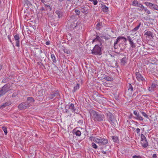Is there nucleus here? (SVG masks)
<instances>
[{"instance_id": "obj_12", "label": "nucleus", "mask_w": 158, "mask_h": 158, "mask_svg": "<svg viewBox=\"0 0 158 158\" xmlns=\"http://www.w3.org/2000/svg\"><path fill=\"white\" fill-rule=\"evenodd\" d=\"M128 85L129 87L127 91L126 92V93L127 95H128L129 96H130L132 94L133 88L131 84H129Z\"/></svg>"}, {"instance_id": "obj_29", "label": "nucleus", "mask_w": 158, "mask_h": 158, "mask_svg": "<svg viewBox=\"0 0 158 158\" xmlns=\"http://www.w3.org/2000/svg\"><path fill=\"white\" fill-rule=\"evenodd\" d=\"M153 9L158 11V6L155 4H153L152 7V9Z\"/></svg>"}, {"instance_id": "obj_9", "label": "nucleus", "mask_w": 158, "mask_h": 158, "mask_svg": "<svg viewBox=\"0 0 158 158\" xmlns=\"http://www.w3.org/2000/svg\"><path fill=\"white\" fill-rule=\"evenodd\" d=\"M134 114L136 116V119L140 121H143V119L142 117L139 114L137 111L134 110L133 112Z\"/></svg>"}, {"instance_id": "obj_8", "label": "nucleus", "mask_w": 158, "mask_h": 158, "mask_svg": "<svg viewBox=\"0 0 158 158\" xmlns=\"http://www.w3.org/2000/svg\"><path fill=\"white\" fill-rule=\"evenodd\" d=\"M109 119L110 123L112 125H113L114 126V125H115L116 123H117L116 120L112 114L111 113L110 114Z\"/></svg>"}, {"instance_id": "obj_24", "label": "nucleus", "mask_w": 158, "mask_h": 158, "mask_svg": "<svg viewBox=\"0 0 158 158\" xmlns=\"http://www.w3.org/2000/svg\"><path fill=\"white\" fill-rule=\"evenodd\" d=\"M11 104V103L10 102H6L5 103H4V104H3V105H2L1 106V107H2V108L5 107L6 106H9Z\"/></svg>"}, {"instance_id": "obj_7", "label": "nucleus", "mask_w": 158, "mask_h": 158, "mask_svg": "<svg viewBox=\"0 0 158 158\" xmlns=\"http://www.w3.org/2000/svg\"><path fill=\"white\" fill-rule=\"evenodd\" d=\"M10 89L7 86H4L2 87V89L0 90V96H2L5 94Z\"/></svg>"}, {"instance_id": "obj_51", "label": "nucleus", "mask_w": 158, "mask_h": 158, "mask_svg": "<svg viewBox=\"0 0 158 158\" xmlns=\"http://www.w3.org/2000/svg\"><path fill=\"white\" fill-rule=\"evenodd\" d=\"M89 1L90 2H94V0H89Z\"/></svg>"}, {"instance_id": "obj_32", "label": "nucleus", "mask_w": 158, "mask_h": 158, "mask_svg": "<svg viewBox=\"0 0 158 158\" xmlns=\"http://www.w3.org/2000/svg\"><path fill=\"white\" fill-rule=\"evenodd\" d=\"M145 140H147L145 136L143 134H141V141Z\"/></svg>"}, {"instance_id": "obj_45", "label": "nucleus", "mask_w": 158, "mask_h": 158, "mask_svg": "<svg viewBox=\"0 0 158 158\" xmlns=\"http://www.w3.org/2000/svg\"><path fill=\"white\" fill-rule=\"evenodd\" d=\"M157 157L156 154H154L152 156L153 158H156Z\"/></svg>"}, {"instance_id": "obj_26", "label": "nucleus", "mask_w": 158, "mask_h": 158, "mask_svg": "<svg viewBox=\"0 0 158 158\" xmlns=\"http://www.w3.org/2000/svg\"><path fill=\"white\" fill-rule=\"evenodd\" d=\"M139 3L137 1H134L132 2V5L135 6H137Z\"/></svg>"}, {"instance_id": "obj_14", "label": "nucleus", "mask_w": 158, "mask_h": 158, "mask_svg": "<svg viewBox=\"0 0 158 158\" xmlns=\"http://www.w3.org/2000/svg\"><path fill=\"white\" fill-rule=\"evenodd\" d=\"M127 39L129 41V44H130L132 48H135V45L134 43L133 40H131V38L130 36H128L127 37Z\"/></svg>"}, {"instance_id": "obj_18", "label": "nucleus", "mask_w": 158, "mask_h": 158, "mask_svg": "<svg viewBox=\"0 0 158 158\" xmlns=\"http://www.w3.org/2000/svg\"><path fill=\"white\" fill-rule=\"evenodd\" d=\"M69 109L72 112H74L75 110V109L74 108V104L71 103L69 105Z\"/></svg>"}, {"instance_id": "obj_40", "label": "nucleus", "mask_w": 158, "mask_h": 158, "mask_svg": "<svg viewBox=\"0 0 158 158\" xmlns=\"http://www.w3.org/2000/svg\"><path fill=\"white\" fill-rule=\"evenodd\" d=\"M136 131L137 133L138 134L140 133V130L139 128H137L136 129Z\"/></svg>"}, {"instance_id": "obj_37", "label": "nucleus", "mask_w": 158, "mask_h": 158, "mask_svg": "<svg viewBox=\"0 0 158 158\" xmlns=\"http://www.w3.org/2000/svg\"><path fill=\"white\" fill-rule=\"evenodd\" d=\"M101 24L100 23H98L96 25V28L97 29L99 30L100 29V26H101Z\"/></svg>"}, {"instance_id": "obj_23", "label": "nucleus", "mask_w": 158, "mask_h": 158, "mask_svg": "<svg viewBox=\"0 0 158 158\" xmlns=\"http://www.w3.org/2000/svg\"><path fill=\"white\" fill-rule=\"evenodd\" d=\"M104 79L107 81H111L113 80V78L111 77H110L107 76H106L104 77Z\"/></svg>"}, {"instance_id": "obj_25", "label": "nucleus", "mask_w": 158, "mask_h": 158, "mask_svg": "<svg viewBox=\"0 0 158 158\" xmlns=\"http://www.w3.org/2000/svg\"><path fill=\"white\" fill-rule=\"evenodd\" d=\"M120 37H119V36L118 37L117 39H116V40L115 42H114V47L115 48H116V44H117L118 43V42H119V41H120Z\"/></svg>"}, {"instance_id": "obj_1", "label": "nucleus", "mask_w": 158, "mask_h": 158, "mask_svg": "<svg viewBox=\"0 0 158 158\" xmlns=\"http://www.w3.org/2000/svg\"><path fill=\"white\" fill-rule=\"evenodd\" d=\"M89 139L92 141H94L100 145H105L108 143V141L107 139L101 138L100 137L91 136L89 137Z\"/></svg>"}, {"instance_id": "obj_34", "label": "nucleus", "mask_w": 158, "mask_h": 158, "mask_svg": "<svg viewBox=\"0 0 158 158\" xmlns=\"http://www.w3.org/2000/svg\"><path fill=\"white\" fill-rule=\"evenodd\" d=\"M75 134L76 135L80 136L81 135V132L80 131L77 130L75 132Z\"/></svg>"}, {"instance_id": "obj_33", "label": "nucleus", "mask_w": 158, "mask_h": 158, "mask_svg": "<svg viewBox=\"0 0 158 158\" xmlns=\"http://www.w3.org/2000/svg\"><path fill=\"white\" fill-rule=\"evenodd\" d=\"M141 113L144 116L145 118H148V115L146 114V113L143 112H141Z\"/></svg>"}, {"instance_id": "obj_11", "label": "nucleus", "mask_w": 158, "mask_h": 158, "mask_svg": "<svg viewBox=\"0 0 158 158\" xmlns=\"http://www.w3.org/2000/svg\"><path fill=\"white\" fill-rule=\"evenodd\" d=\"M28 107L26 102H23L21 103L18 106V108L21 110H24L26 109Z\"/></svg>"}, {"instance_id": "obj_21", "label": "nucleus", "mask_w": 158, "mask_h": 158, "mask_svg": "<svg viewBox=\"0 0 158 158\" xmlns=\"http://www.w3.org/2000/svg\"><path fill=\"white\" fill-rule=\"evenodd\" d=\"M141 23H140L137 26L132 30V31L133 32H135L137 31L139 29V27L141 26Z\"/></svg>"}, {"instance_id": "obj_49", "label": "nucleus", "mask_w": 158, "mask_h": 158, "mask_svg": "<svg viewBox=\"0 0 158 158\" xmlns=\"http://www.w3.org/2000/svg\"><path fill=\"white\" fill-rule=\"evenodd\" d=\"M42 53V50H40V53Z\"/></svg>"}, {"instance_id": "obj_2", "label": "nucleus", "mask_w": 158, "mask_h": 158, "mask_svg": "<svg viewBox=\"0 0 158 158\" xmlns=\"http://www.w3.org/2000/svg\"><path fill=\"white\" fill-rule=\"evenodd\" d=\"M92 118L95 121H101L103 120L104 116L103 114H98L96 112L93 111L91 112Z\"/></svg>"}, {"instance_id": "obj_3", "label": "nucleus", "mask_w": 158, "mask_h": 158, "mask_svg": "<svg viewBox=\"0 0 158 158\" xmlns=\"http://www.w3.org/2000/svg\"><path fill=\"white\" fill-rule=\"evenodd\" d=\"M92 53L95 55H101V48L98 45H96L94 48Z\"/></svg>"}, {"instance_id": "obj_6", "label": "nucleus", "mask_w": 158, "mask_h": 158, "mask_svg": "<svg viewBox=\"0 0 158 158\" xmlns=\"http://www.w3.org/2000/svg\"><path fill=\"white\" fill-rule=\"evenodd\" d=\"M35 100L32 97L27 98V101L26 102L28 107H29L33 105L34 102Z\"/></svg>"}, {"instance_id": "obj_28", "label": "nucleus", "mask_w": 158, "mask_h": 158, "mask_svg": "<svg viewBox=\"0 0 158 158\" xmlns=\"http://www.w3.org/2000/svg\"><path fill=\"white\" fill-rule=\"evenodd\" d=\"M63 51L64 53L68 54H70L71 53V52L70 50L65 48L63 49Z\"/></svg>"}, {"instance_id": "obj_38", "label": "nucleus", "mask_w": 158, "mask_h": 158, "mask_svg": "<svg viewBox=\"0 0 158 158\" xmlns=\"http://www.w3.org/2000/svg\"><path fill=\"white\" fill-rule=\"evenodd\" d=\"M92 146L95 149H97L98 148L97 145L93 142L92 143Z\"/></svg>"}, {"instance_id": "obj_46", "label": "nucleus", "mask_w": 158, "mask_h": 158, "mask_svg": "<svg viewBox=\"0 0 158 158\" xmlns=\"http://www.w3.org/2000/svg\"><path fill=\"white\" fill-rule=\"evenodd\" d=\"M82 11L83 13H87L88 12V11L87 10H85V11L84 10H82Z\"/></svg>"}, {"instance_id": "obj_15", "label": "nucleus", "mask_w": 158, "mask_h": 158, "mask_svg": "<svg viewBox=\"0 0 158 158\" xmlns=\"http://www.w3.org/2000/svg\"><path fill=\"white\" fill-rule=\"evenodd\" d=\"M127 58L126 56H124L121 60V64L122 65L124 66L127 62Z\"/></svg>"}, {"instance_id": "obj_30", "label": "nucleus", "mask_w": 158, "mask_h": 158, "mask_svg": "<svg viewBox=\"0 0 158 158\" xmlns=\"http://www.w3.org/2000/svg\"><path fill=\"white\" fill-rule=\"evenodd\" d=\"M79 88V85L78 84H77L76 85L74 86V91H75Z\"/></svg>"}, {"instance_id": "obj_42", "label": "nucleus", "mask_w": 158, "mask_h": 158, "mask_svg": "<svg viewBox=\"0 0 158 158\" xmlns=\"http://www.w3.org/2000/svg\"><path fill=\"white\" fill-rule=\"evenodd\" d=\"M132 158H141V157L139 156L135 155L133 156Z\"/></svg>"}, {"instance_id": "obj_27", "label": "nucleus", "mask_w": 158, "mask_h": 158, "mask_svg": "<svg viewBox=\"0 0 158 158\" xmlns=\"http://www.w3.org/2000/svg\"><path fill=\"white\" fill-rule=\"evenodd\" d=\"M55 13L58 15V18H60L61 17V13L59 10H56Z\"/></svg>"}, {"instance_id": "obj_52", "label": "nucleus", "mask_w": 158, "mask_h": 158, "mask_svg": "<svg viewBox=\"0 0 158 158\" xmlns=\"http://www.w3.org/2000/svg\"><path fill=\"white\" fill-rule=\"evenodd\" d=\"M59 1L62 2L64 0H59Z\"/></svg>"}, {"instance_id": "obj_13", "label": "nucleus", "mask_w": 158, "mask_h": 158, "mask_svg": "<svg viewBox=\"0 0 158 158\" xmlns=\"http://www.w3.org/2000/svg\"><path fill=\"white\" fill-rule=\"evenodd\" d=\"M158 87V85L155 82L152 83L151 86L148 87V90L149 91H152L154 89Z\"/></svg>"}, {"instance_id": "obj_31", "label": "nucleus", "mask_w": 158, "mask_h": 158, "mask_svg": "<svg viewBox=\"0 0 158 158\" xmlns=\"http://www.w3.org/2000/svg\"><path fill=\"white\" fill-rule=\"evenodd\" d=\"M2 129L4 131L5 134L6 135L7 133V129L6 127H2Z\"/></svg>"}, {"instance_id": "obj_48", "label": "nucleus", "mask_w": 158, "mask_h": 158, "mask_svg": "<svg viewBox=\"0 0 158 158\" xmlns=\"http://www.w3.org/2000/svg\"><path fill=\"white\" fill-rule=\"evenodd\" d=\"M100 38L98 36H97L96 37V39H97L98 40V39Z\"/></svg>"}, {"instance_id": "obj_41", "label": "nucleus", "mask_w": 158, "mask_h": 158, "mask_svg": "<svg viewBox=\"0 0 158 158\" xmlns=\"http://www.w3.org/2000/svg\"><path fill=\"white\" fill-rule=\"evenodd\" d=\"M75 12L76 13V14L77 15H79V14H80V11L79 10H75Z\"/></svg>"}, {"instance_id": "obj_47", "label": "nucleus", "mask_w": 158, "mask_h": 158, "mask_svg": "<svg viewBox=\"0 0 158 158\" xmlns=\"http://www.w3.org/2000/svg\"><path fill=\"white\" fill-rule=\"evenodd\" d=\"M50 44V43L49 42H47L46 43V44L47 45H49Z\"/></svg>"}, {"instance_id": "obj_10", "label": "nucleus", "mask_w": 158, "mask_h": 158, "mask_svg": "<svg viewBox=\"0 0 158 158\" xmlns=\"http://www.w3.org/2000/svg\"><path fill=\"white\" fill-rule=\"evenodd\" d=\"M14 39L16 41V46L17 47H19L20 46V38L19 35L17 34L14 35Z\"/></svg>"}, {"instance_id": "obj_44", "label": "nucleus", "mask_w": 158, "mask_h": 158, "mask_svg": "<svg viewBox=\"0 0 158 158\" xmlns=\"http://www.w3.org/2000/svg\"><path fill=\"white\" fill-rule=\"evenodd\" d=\"M8 38L9 39L10 42L11 43H12V41H11V39H10V36L9 35H8Z\"/></svg>"}, {"instance_id": "obj_36", "label": "nucleus", "mask_w": 158, "mask_h": 158, "mask_svg": "<svg viewBox=\"0 0 158 158\" xmlns=\"http://www.w3.org/2000/svg\"><path fill=\"white\" fill-rule=\"evenodd\" d=\"M51 57L54 62L56 61L55 57L54 54L51 55Z\"/></svg>"}, {"instance_id": "obj_4", "label": "nucleus", "mask_w": 158, "mask_h": 158, "mask_svg": "<svg viewBox=\"0 0 158 158\" xmlns=\"http://www.w3.org/2000/svg\"><path fill=\"white\" fill-rule=\"evenodd\" d=\"M135 76L137 80L140 82H145V80L139 72L135 73Z\"/></svg>"}, {"instance_id": "obj_22", "label": "nucleus", "mask_w": 158, "mask_h": 158, "mask_svg": "<svg viewBox=\"0 0 158 158\" xmlns=\"http://www.w3.org/2000/svg\"><path fill=\"white\" fill-rule=\"evenodd\" d=\"M137 7H139L140 8L139 10L141 11L144 10L145 8L141 3L139 4Z\"/></svg>"}, {"instance_id": "obj_19", "label": "nucleus", "mask_w": 158, "mask_h": 158, "mask_svg": "<svg viewBox=\"0 0 158 158\" xmlns=\"http://www.w3.org/2000/svg\"><path fill=\"white\" fill-rule=\"evenodd\" d=\"M102 10L104 12H107L108 11V7L106 6L105 5H102Z\"/></svg>"}, {"instance_id": "obj_17", "label": "nucleus", "mask_w": 158, "mask_h": 158, "mask_svg": "<svg viewBox=\"0 0 158 158\" xmlns=\"http://www.w3.org/2000/svg\"><path fill=\"white\" fill-rule=\"evenodd\" d=\"M59 95L58 93H56L51 94L49 97V98L50 99H52L54 98V97L58 98L59 96Z\"/></svg>"}, {"instance_id": "obj_35", "label": "nucleus", "mask_w": 158, "mask_h": 158, "mask_svg": "<svg viewBox=\"0 0 158 158\" xmlns=\"http://www.w3.org/2000/svg\"><path fill=\"white\" fill-rule=\"evenodd\" d=\"M144 10L145 11V12L147 13L148 14H149L151 13V12L148 10L146 7H145V9H144Z\"/></svg>"}, {"instance_id": "obj_39", "label": "nucleus", "mask_w": 158, "mask_h": 158, "mask_svg": "<svg viewBox=\"0 0 158 158\" xmlns=\"http://www.w3.org/2000/svg\"><path fill=\"white\" fill-rule=\"evenodd\" d=\"M120 40L123 39V41L124 42H126L127 41V40L126 38L123 36H119Z\"/></svg>"}, {"instance_id": "obj_5", "label": "nucleus", "mask_w": 158, "mask_h": 158, "mask_svg": "<svg viewBox=\"0 0 158 158\" xmlns=\"http://www.w3.org/2000/svg\"><path fill=\"white\" fill-rule=\"evenodd\" d=\"M144 35L148 40H150L153 37V33L149 31L145 30L144 32Z\"/></svg>"}, {"instance_id": "obj_50", "label": "nucleus", "mask_w": 158, "mask_h": 158, "mask_svg": "<svg viewBox=\"0 0 158 158\" xmlns=\"http://www.w3.org/2000/svg\"><path fill=\"white\" fill-rule=\"evenodd\" d=\"M102 153H104V154H105V153H106V152L103 151L102 152Z\"/></svg>"}, {"instance_id": "obj_43", "label": "nucleus", "mask_w": 158, "mask_h": 158, "mask_svg": "<svg viewBox=\"0 0 158 158\" xmlns=\"http://www.w3.org/2000/svg\"><path fill=\"white\" fill-rule=\"evenodd\" d=\"M98 3V1L97 0H94V1L93 2V4L94 5H96Z\"/></svg>"}, {"instance_id": "obj_20", "label": "nucleus", "mask_w": 158, "mask_h": 158, "mask_svg": "<svg viewBox=\"0 0 158 158\" xmlns=\"http://www.w3.org/2000/svg\"><path fill=\"white\" fill-rule=\"evenodd\" d=\"M145 5L148 7H149L150 9H152V7L153 5V4L150 2H146L144 3Z\"/></svg>"}, {"instance_id": "obj_53", "label": "nucleus", "mask_w": 158, "mask_h": 158, "mask_svg": "<svg viewBox=\"0 0 158 158\" xmlns=\"http://www.w3.org/2000/svg\"><path fill=\"white\" fill-rule=\"evenodd\" d=\"M113 139H114V137H113Z\"/></svg>"}, {"instance_id": "obj_16", "label": "nucleus", "mask_w": 158, "mask_h": 158, "mask_svg": "<svg viewBox=\"0 0 158 158\" xmlns=\"http://www.w3.org/2000/svg\"><path fill=\"white\" fill-rule=\"evenodd\" d=\"M141 143L143 147L145 148L148 145V142L147 140L141 141Z\"/></svg>"}]
</instances>
